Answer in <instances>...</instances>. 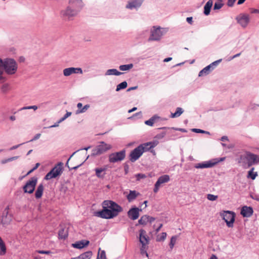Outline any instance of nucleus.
<instances>
[{"label": "nucleus", "instance_id": "1", "mask_svg": "<svg viewBox=\"0 0 259 259\" xmlns=\"http://www.w3.org/2000/svg\"><path fill=\"white\" fill-rule=\"evenodd\" d=\"M102 210L95 213L96 216L102 219H113L122 211V208L120 205L111 200H104L102 202Z\"/></svg>", "mask_w": 259, "mask_h": 259}, {"label": "nucleus", "instance_id": "2", "mask_svg": "<svg viewBox=\"0 0 259 259\" xmlns=\"http://www.w3.org/2000/svg\"><path fill=\"white\" fill-rule=\"evenodd\" d=\"M238 162L244 168L247 169L259 162V155L245 152L239 156Z\"/></svg>", "mask_w": 259, "mask_h": 259}, {"label": "nucleus", "instance_id": "3", "mask_svg": "<svg viewBox=\"0 0 259 259\" xmlns=\"http://www.w3.org/2000/svg\"><path fill=\"white\" fill-rule=\"evenodd\" d=\"M156 144L154 142H148L141 144L134 149L130 155V159L132 162H135L138 160L145 151L149 150L156 146Z\"/></svg>", "mask_w": 259, "mask_h": 259}, {"label": "nucleus", "instance_id": "4", "mask_svg": "<svg viewBox=\"0 0 259 259\" xmlns=\"http://www.w3.org/2000/svg\"><path fill=\"white\" fill-rule=\"evenodd\" d=\"M16 63L14 59L6 58L4 60L0 58V82L4 80L3 70L8 73H13Z\"/></svg>", "mask_w": 259, "mask_h": 259}, {"label": "nucleus", "instance_id": "5", "mask_svg": "<svg viewBox=\"0 0 259 259\" xmlns=\"http://www.w3.org/2000/svg\"><path fill=\"white\" fill-rule=\"evenodd\" d=\"M167 30L165 28H161L160 26H154L150 29V36L147 39L148 42L160 41L162 37L166 33Z\"/></svg>", "mask_w": 259, "mask_h": 259}, {"label": "nucleus", "instance_id": "6", "mask_svg": "<svg viewBox=\"0 0 259 259\" xmlns=\"http://www.w3.org/2000/svg\"><path fill=\"white\" fill-rule=\"evenodd\" d=\"M12 209L13 206L12 204L7 205L3 212L1 219V223L3 226L8 225L12 220Z\"/></svg>", "mask_w": 259, "mask_h": 259}, {"label": "nucleus", "instance_id": "7", "mask_svg": "<svg viewBox=\"0 0 259 259\" xmlns=\"http://www.w3.org/2000/svg\"><path fill=\"white\" fill-rule=\"evenodd\" d=\"M62 166L63 163L59 162L46 175L45 179L49 180L60 176L63 172Z\"/></svg>", "mask_w": 259, "mask_h": 259}, {"label": "nucleus", "instance_id": "8", "mask_svg": "<svg viewBox=\"0 0 259 259\" xmlns=\"http://www.w3.org/2000/svg\"><path fill=\"white\" fill-rule=\"evenodd\" d=\"M111 148L112 146L110 144L101 141L98 145L92 150V155L94 156L100 155L109 150Z\"/></svg>", "mask_w": 259, "mask_h": 259}, {"label": "nucleus", "instance_id": "9", "mask_svg": "<svg viewBox=\"0 0 259 259\" xmlns=\"http://www.w3.org/2000/svg\"><path fill=\"white\" fill-rule=\"evenodd\" d=\"M79 12L78 11L69 5L64 10H62L60 14L64 19L71 20H72L73 18L75 17Z\"/></svg>", "mask_w": 259, "mask_h": 259}, {"label": "nucleus", "instance_id": "10", "mask_svg": "<svg viewBox=\"0 0 259 259\" xmlns=\"http://www.w3.org/2000/svg\"><path fill=\"white\" fill-rule=\"evenodd\" d=\"M37 182V178L33 177L28 181L23 187V190L25 193L31 194L33 192Z\"/></svg>", "mask_w": 259, "mask_h": 259}, {"label": "nucleus", "instance_id": "11", "mask_svg": "<svg viewBox=\"0 0 259 259\" xmlns=\"http://www.w3.org/2000/svg\"><path fill=\"white\" fill-rule=\"evenodd\" d=\"M221 215L228 227L232 228L233 227L235 221V213L233 212L225 211Z\"/></svg>", "mask_w": 259, "mask_h": 259}, {"label": "nucleus", "instance_id": "12", "mask_svg": "<svg viewBox=\"0 0 259 259\" xmlns=\"http://www.w3.org/2000/svg\"><path fill=\"white\" fill-rule=\"evenodd\" d=\"M125 156V151L123 150L119 152L112 153L109 155V161L111 163H115L124 159Z\"/></svg>", "mask_w": 259, "mask_h": 259}, {"label": "nucleus", "instance_id": "13", "mask_svg": "<svg viewBox=\"0 0 259 259\" xmlns=\"http://www.w3.org/2000/svg\"><path fill=\"white\" fill-rule=\"evenodd\" d=\"M225 158V157L221 158L220 160H216L215 161H213V160H209L202 163H196L194 167L196 168H205L212 167L217 163H218L219 161L224 160Z\"/></svg>", "mask_w": 259, "mask_h": 259}, {"label": "nucleus", "instance_id": "14", "mask_svg": "<svg viewBox=\"0 0 259 259\" xmlns=\"http://www.w3.org/2000/svg\"><path fill=\"white\" fill-rule=\"evenodd\" d=\"M237 22L243 28L246 27L249 22L250 19L248 15L241 14L236 17Z\"/></svg>", "mask_w": 259, "mask_h": 259}, {"label": "nucleus", "instance_id": "15", "mask_svg": "<svg viewBox=\"0 0 259 259\" xmlns=\"http://www.w3.org/2000/svg\"><path fill=\"white\" fill-rule=\"evenodd\" d=\"M82 70L81 68L69 67L63 70V75L68 76L72 74H82Z\"/></svg>", "mask_w": 259, "mask_h": 259}, {"label": "nucleus", "instance_id": "16", "mask_svg": "<svg viewBox=\"0 0 259 259\" xmlns=\"http://www.w3.org/2000/svg\"><path fill=\"white\" fill-rule=\"evenodd\" d=\"M144 0H130L126 6V8L132 10L140 8Z\"/></svg>", "mask_w": 259, "mask_h": 259}, {"label": "nucleus", "instance_id": "17", "mask_svg": "<svg viewBox=\"0 0 259 259\" xmlns=\"http://www.w3.org/2000/svg\"><path fill=\"white\" fill-rule=\"evenodd\" d=\"M165 120V118H162L157 114H155L152 116L149 120H146L145 121V124L147 125L152 126L154 123L162 121Z\"/></svg>", "mask_w": 259, "mask_h": 259}, {"label": "nucleus", "instance_id": "18", "mask_svg": "<svg viewBox=\"0 0 259 259\" xmlns=\"http://www.w3.org/2000/svg\"><path fill=\"white\" fill-rule=\"evenodd\" d=\"M69 5L80 12L84 6L82 0H69Z\"/></svg>", "mask_w": 259, "mask_h": 259}, {"label": "nucleus", "instance_id": "19", "mask_svg": "<svg viewBox=\"0 0 259 259\" xmlns=\"http://www.w3.org/2000/svg\"><path fill=\"white\" fill-rule=\"evenodd\" d=\"M140 211H141V209L139 208L133 207L128 211L127 215L131 220H135L139 218Z\"/></svg>", "mask_w": 259, "mask_h": 259}, {"label": "nucleus", "instance_id": "20", "mask_svg": "<svg viewBox=\"0 0 259 259\" xmlns=\"http://www.w3.org/2000/svg\"><path fill=\"white\" fill-rule=\"evenodd\" d=\"M139 240L142 245L147 246L149 243V237L146 235V232L143 229L140 231Z\"/></svg>", "mask_w": 259, "mask_h": 259}, {"label": "nucleus", "instance_id": "21", "mask_svg": "<svg viewBox=\"0 0 259 259\" xmlns=\"http://www.w3.org/2000/svg\"><path fill=\"white\" fill-rule=\"evenodd\" d=\"M253 212L252 208L247 206L242 207L241 210V214L244 217L246 218L250 217L252 214Z\"/></svg>", "mask_w": 259, "mask_h": 259}, {"label": "nucleus", "instance_id": "22", "mask_svg": "<svg viewBox=\"0 0 259 259\" xmlns=\"http://www.w3.org/2000/svg\"><path fill=\"white\" fill-rule=\"evenodd\" d=\"M90 242L88 240H82L79 241H77L72 244V246L75 248L81 249L84 247L87 246L89 245Z\"/></svg>", "mask_w": 259, "mask_h": 259}, {"label": "nucleus", "instance_id": "23", "mask_svg": "<svg viewBox=\"0 0 259 259\" xmlns=\"http://www.w3.org/2000/svg\"><path fill=\"white\" fill-rule=\"evenodd\" d=\"M170 180V178L168 175H165L162 176H160L157 180L156 184L160 186V185L162 184L167 183Z\"/></svg>", "mask_w": 259, "mask_h": 259}, {"label": "nucleus", "instance_id": "24", "mask_svg": "<svg viewBox=\"0 0 259 259\" xmlns=\"http://www.w3.org/2000/svg\"><path fill=\"white\" fill-rule=\"evenodd\" d=\"M213 2L212 0H209L206 3L204 7V14L206 16H208L210 14V10L212 6Z\"/></svg>", "mask_w": 259, "mask_h": 259}, {"label": "nucleus", "instance_id": "25", "mask_svg": "<svg viewBox=\"0 0 259 259\" xmlns=\"http://www.w3.org/2000/svg\"><path fill=\"white\" fill-rule=\"evenodd\" d=\"M140 193L135 190H130L129 194L127 195V199L129 202L134 200Z\"/></svg>", "mask_w": 259, "mask_h": 259}, {"label": "nucleus", "instance_id": "26", "mask_svg": "<svg viewBox=\"0 0 259 259\" xmlns=\"http://www.w3.org/2000/svg\"><path fill=\"white\" fill-rule=\"evenodd\" d=\"M44 190V187L42 184H39L35 191V197L36 199H39L41 197Z\"/></svg>", "mask_w": 259, "mask_h": 259}, {"label": "nucleus", "instance_id": "27", "mask_svg": "<svg viewBox=\"0 0 259 259\" xmlns=\"http://www.w3.org/2000/svg\"><path fill=\"white\" fill-rule=\"evenodd\" d=\"M213 70L211 68L209 65L204 67L199 72L198 76L199 77L205 76L209 74Z\"/></svg>", "mask_w": 259, "mask_h": 259}, {"label": "nucleus", "instance_id": "28", "mask_svg": "<svg viewBox=\"0 0 259 259\" xmlns=\"http://www.w3.org/2000/svg\"><path fill=\"white\" fill-rule=\"evenodd\" d=\"M82 106V104L81 103H78L77 104V107L78 109L76 111V114H79L85 112L90 107V105L87 104L84 105L83 107Z\"/></svg>", "mask_w": 259, "mask_h": 259}, {"label": "nucleus", "instance_id": "29", "mask_svg": "<svg viewBox=\"0 0 259 259\" xmlns=\"http://www.w3.org/2000/svg\"><path fill=\"white\" fill-rule=\"evenodd\" d=\"M123 73L118 71L116 69H108L105 72V75H116L119 76L122 74Z\"/></svg>", "mask_w": 259, "mask_h": 259}, {"label": "nucleus", "instance_id": "30", "mask_svg": "<svg viewBox=\"0 0 259 259\" xmlns=\"http://www.w3.org/2000/svg\"><path fill=\"white\" fill-rule=\"evenodd\" d=\"M92 255V252L91 251H88L83 253H82L79 256L76 257H73L71 259H90Z\"/></svg>", "mask_w": 259, "mask_h": 259}, {"label": "nucleus", "instance_id": "31", "mask_svg": "<svg viewBox=\"0 0 259 259\" xmlns=\"http://www.w3.org/2000/svg\"><path fill=\"white\" fill-rule=\"evenodd\" d=\"M184 110L181 107H177L176 108V111L175 113H171L170 115V118H177L184 112Z\"/></svg>", "mask_w": 259, "mask_h": 259}, {"label": "nucleus", "instance_id": "32", "mask_svg": "<svg viewBox=\"0 0 259 259\" xmlns=\"http://www.w3.org/2000/svg\"><path fill=\"white\" fill-rule=\"evenodd\" d=\"M16 160V156H12L9 158H5L4 159H2L0 163L2 165H5L6 164H8L14 160Z\"/></svg>", "mask_w": 259, "mask_h": 259}, {"label": "nucleus", "instance_id": "33", "mask_svg": "<svg viewBox=\"0 0 259 259\" xmlns=\"http://www.w3.org/2000/svg\"><path fill=\"white\" fill-rule=\"evenodd\" d=\"M6 247L5 243L0 237V255H4L6 253Z\"/></svg>", "mask_w": 259, "mask_h": 259}, {"label": "nucleus", "instance_id": "34", "mask_svg": "<svg viewBox=\"0 0 259 259\" xmlns=\"http://www.w3.org/2000/svg\"><path fill=\"white\" fill-rule=\"evenodd\" d=\"M254 168L252 167L248 172V174L247 177L248 178H250L252 180H254L256 177L257 176V172H254Z\"/></svg>", "mask_w": 259, "mask_h": 259}, {"label": "nucleus", "instance_id": "35", "mask_svg": "<svg viewBox=\"0 0 259 259\" xmlns=\"http://www.w3.org/2000/svg\"><path fill=\"white\" fill-rule=\"evenodd\" d=\"M59 238L60 239H65L67 237L68 233L66 230L64 228L61 229L58 233Z\"/></svg>", "mask_w": 259, "mask_h": 259}, {"label": "nucleus", "instance_id": "36", "mask_svg": "<svg viewBox=\"0 0 259 259\" xmlns=\"http://www.w3.org/2000/svg\"><path fill=\"white\" fill-rule=\"evenodd\" d=\"M133 67V64L131 63L128 64L120 65L119 68L121 71H127L132 69Z\"/></svg>", "mask_w": 259, "mask_h": 259}, {"label": "nucleus", "instance_id": "37", "mask_svg": "<svg viewBox=\"0 0 259 259\" xmlns=\"http://www.w3.org/2000/svg\"><path fill=\"white\" fill-rule=\"evenodd\" d=\"M149 33V29H146L140 32L139 33L138 36L140 38H146Z\"/></svg>", "mask_w": 259, "mask_h": 259}, {"label": "nucleus", "instance_id": "38", "mask_svg": "<svg viewBox=\"0 0 259 259\" xmlns=\"http://www.w3.org/2000/svg\"><path fill=\"white\" fill-rule=\"evenodd\" d=\"M105 168H97L95 169L96 175L97 177L102 178L104 177L105 174L101 175V172L105 171Z\"/></svg>", "mask_w": 259, "mask_h": 259}, {"label": "nucleus", "instance_id": "39", "mask_svg": "<svg viewBox=\"0 0 259 259\" xmlns=\"http://www.w3.org/2000/svg\"><path fill=\"white\" fill-rule=\"evenodd\" d=\"M149 221V216L147 215H144L142 216L139 220L138 222L140 224L145 225Z\"/></svg>", "mask_w": 259, "mask_h": 259}, {"label": "nucleus", "instance_id": "40", "mask_svg": "<svg viewBox=\"0 0 259 259\" xmlns=\"http://www.w3.org/2000/svg\"><path fill=\"white\" fill-rule=\"evenodd\" d=\"M127 83L126 81H124L117 85L116 91L118 92L121 90L124 89L127 87Z\"/></svg>", "mask_w": 259, "mask_h": 259}, {"label": "nucleus", "instance_id": "41", "mask_svg": "<svg viewBox=\"0 0 259 259\" xmlns=\"http://www.w3.org/2000/svg\"><path fill=\"white\" fill-rule=\"evenodd\" d=\"M147 246L142 245L140 248V253L142 255H145L146 257H148V254L147 252Z\"/></svg>", "mask_w": 259, "mask_h": 259}, {"label": "nucleus", "instance_id": "42", "mask_svg": "<svg viewBox=\"0 0 259 259\" xmlns=\"http://www.w3.org/2000/svg\"><path fill=\"white\" fill-rule=\"evenodd\" d=\"M166 236H167L166 233L163 232L161 233V234L160 236L159 235L157 236V238H156V241H158V242L163 241L165 239Z\"/></svg>", "mask_w": 259, "mask_h": 259}, {"label": "nucleus", "instance_id": "43", "mask_svg": "<svg viewBox=\"0 0 259 259\" xmlns=\"http://www.w3.org/2000/svg\"><path fill=\"white\" fill-rule=\"evenodd\" d=\"M177 237L176 236H174L171 238L170 241L169 243V247L171 249H172L176 242Z\"/></svg>", "mask_w": 259, "mask_h": 259}, {"label": "nucleus", "instance_id": "44", "mask_svg": "<svg viewBox=\"0 0 259 259\" xmlns=\"http://www.w3.org/2000/svg\"><path fill=\"white\" fill-rule=\"evenodd\" d=\"M224 4L222 2H216L214 3V6H213V10H219L222 8Z\"/></svg>", "mask_w": 259, "mask_h": 259}, {"label": "nucleus", "instance_id": "45", "mask_svg": "<svg viewBox=\"0 0 259 259\" xmlns=\"http://www.w3.org/2000/svg\"><path fill=\"white\" fill-rule=\"evenodd\" d=\"M222 61V59L218 60L215 61H214L213 62L209 64L210 66L212 68V70H214V69L219 65V64Z\"/></svg>", "mask_w": 259, "mask_h": 259}, {"label": "nucleus", "instance_id": "46", "mask_svg": "<svg viewBox=\"0 0 259 259\" xmlns=\"http://www.w3.org/2000/svg\"><path fill=\"white\" fill-rule=\"evenodd\" d=\"M192 131L196 133H202V134H210L209 132L205 131H203L202 130L198 129V128H192Z\"/></svg>", "mask_w": 259, "mask_h": 259}, {"label": "nucleus", "instance_id": "47", "mask_svg": "<svg viewBox=\"0 0 259 259\" xmlns=\"http://www.w3.org/2000/svg\"><path fill=\"white\" fill-rule=\"evenodd\" d=\"M218 196L211 194H208L207 195V198L210 201H214L217 199Z\"/></svg>", "mask_w": 259, "mask_h": 259}, {"label": "nucleus", "instance_id": "48", "mask_svg": "<svg viewBox=\"0 0 259 259\" xmlns=\"http://www.w3.org/2000/svg\"><path fill=\"white\" fill-rule=\"evenodd\" d=\"M71 114H72V112H71L67 111L66 113L63 116V117H62V118H61L59 119L60 122H62V121L65 120L66 119H67L68 117L71 116Z\"/></svg>", "mask_w": 259, "mask_h": 259}, {"label": "nucleus", "instance_id": "49", "mask_svg": "<svg viewBox=\"0 0 259 259\" xmlns=\"http://www.w3.org/2000/svg\"><path fill=\"white\" fill-rule=\"evenodd\" d=\"M166 135V132H162L156 135L155 138L158 140L163 139Z\"/></svg>", "mask_w": 259, "mask_h": 259}, {"label": "nucleus", "instance_id": "50", "mask_svg": "<svg viewBox=\"0 0 259 259\" xmlns=\"http://www.w3.org/2000/svg\"><path fill=\"white\" fill-rule=\"evenodd\" d=\"M136 177L138 181L140 180L141 179H143L146 178V176L145 174H138L136 175Z\"/></svg>", "mask_w": 259, "mask_h": 259}, {"label": "nucleus", "instance_id": "51", "mask_svg": "<svg viewBox=\"0 0 259 259\" xmlns=\"http://www.w3.org/2000/svg\"><path fill=\"white\" fill-rule=\"evenodd\" d=\"M98 255H99L100 259H107L105 251L104 250L101 251L100 253H99Z\"/></svg>", "mask_w": 259, "mask_h": 259}, {"label": "nucleus", "instance_id": "52", "mask_svg": "<svg viewBox=\"0 0 259 259\" xmlns=\"http://www.w3.org/2000/svg\"><path fill=\"white\" fill-rule=\"evenodd\" d=\"M33 109L34 110H35L37 109V107L36 106H27V107H24L23 108H21L19 110H22L25 109Z\"/></svg>", "mask_w": 259, "mask_h": 259}, {"label": "nucleus", "instance_id": "53", "mask_svg": "<svg viewBox=\"0 0 259 259\" xmlns=\"http://www.w3.org/2000/svg\"><path fill=\"white\" fill-rule=\"evenodd\" d=\"M37 252L40 254H50L51 253V251L50 250H37Z\"/></svg>", "mask_w": 259, "mask_h": 259}, {"label": "nucleus", "instance_id": "54", "mask_svg": "<svg viewBox=\"0 0 259 259\" xmlns=\"http://www.w3.org/2000/svg\"><path fill=\"white\" fill-rule=\"evenodd\" d=\"M236 0H228L227 5L229 7H233Z\"/></svg>", "mask_w": 259, "mask_h": 259}, {"label": "nucleus", "instance_id": "55", "mask_svg": "<svg viewBox=\"0 0 259 259\" xmlns=\"http://www.w3.org/2000/svg\"><path fill=\"white\" fill-rule=\"evenodd\" d=\"M171 128L173 129V130H175L176 131H181V132H183V133H186L187 132V130H185V128H176V127H171Z\"/></svg>", "mask_w": 259, "mask_h": 259}, {"label": "nucleus", "instance_id": "56", "mask_svg": "<svg viewBox=\"0 0 259 259\" xmlns=\"http://www.w3.org/2000/svg\"><path fill=\"white\" fill-rule=\"evenodd\" d=\"M160 187V186L159 185H157V184L155 183V185H154V188L153 191L155 193H157Z\"/></svg>", "mask_w": 259, "mask_h": 259}, {"label": "nucleus", "instance_id": "57", "mask_svg": "<svg viewBox=\"0 0 259 259\" xmlns=\"http://www.w3.org/2000/svg\"><path fill=\"white\" fill-rule=\"evenodd\" d=\"M39 165V163H37L36 164H35V166L32 169H31L30 170H29L27 174H30L32 171H33V170H34L35 169H36L38 167V166Z\"/></svg>", "mask_w": 259, "mask_h": 259}, {"label": "nucleus", "instance_id": "58", "mask_svg": "<svg viewBox=\"0 0 259 259\" xmlns=\"http://www.w3.org/2000/svg\"><path fill=\"white\" fill-rule=\"evenodd\" d=\"M40 137V134H37L36 135H35V136L34 137V138L30 140V141H35V140H36L37 139H38Z\"/></svg>", "mask_w": 259, "mask_h": 259}, {"label": "nucleus", "instance_id": "59", "mask_svg": "<svg viewBox=\"0 0 259 259\" xmlns=\"http://www.w3.org/2000/svg\"><path fill=\"white\" fill-rule=\"evenodd\" d=\"M186 21L188 23L192 24L193 23V18L192 17H187Z\"/></svg>", "mask_w": 259, "mask_h": 259}, {"label": "nucleus", "instance_id": "60", "mask_svg": "<svg viewBox=\"0 0 259 259\" xmlns=\"http://www.w3.org/2000/svg\"><path fill=\"white\" fill-rule=\"evenodd\" d=\"M61 122H60V120H59L56 123H55L54 124L51 125L49 127L52 128V127H55L59 126V123H60Z\"/></svg>", "mask_w": 259, "mask_h": 259}, {"label": "nucleus", "instance_id": "61", "mask_svg": "<svg viewBox=\"0 0 259 259\" xmlns=\"http://www.w3.org/2000/svg\"><path fill=\"white\" fill-rule=\"evenodd\" d=\"M221 140L222 141H223V142L228 141H229V139H228V137L227 136H223L221 138Z\"/></svg>", "mask_w": 259, "mask_h": 259}, {"label": "nucleus", "instance_id": "62", "mask_svg": "<svg viewBox=\"0 0 259 259\" xmlns=\"http://www.w3.org/2000/svg\"><path fill=\"white\" fill-rule=\"evenodd\" d=\"M18 60L20 63L24 62L25 58L23 56H21L19 57Z\"/></svg>", "mask_w": 259, "mask_h": 259}, {"label": "nucleus", "instance_id": "63", "mask_svg": "<svg viewBox=\"0 0 259 259\" xmlns=\"http://www.w3.org/2000/svg\"><path fill=\"white\" fill-rule=\"evenodd\" d=\"M240 55H241V53H238V54L234 55L233 56L231 57L229 60H232V59H234V58H235L236 57H238L240 56Z\"/></svg>", "mask_w": 259, "mask_h": 259}, {"label": "nucleus", "instance_id": "64", "mask_svg": "<svg viewBox=\"0 0 259 259\" xmlns=\"http://www.w3.org/2000/svg\"><path fill=\"white\" fill-rule=\"evenodd\" d=\"M251 13H258L259 14V10L255 9H252L251 10Z\"/></svg>", "mask_w": 259, "mask_h": 259}]
</instances>
